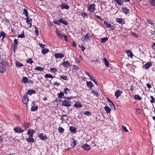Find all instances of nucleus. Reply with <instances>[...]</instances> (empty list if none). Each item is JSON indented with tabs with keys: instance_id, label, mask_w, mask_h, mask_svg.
<instances>
[{
	"instance_id": "nucleus-1",
	"label": "nucleus",
	"mask_w": 155,
	"mask_h": 155,
	"mask_svg": "<svg viewBox=\"0 0 155 155\" xmlns=\"http://www.w3.org/2000/svg\"><path fill=\"white\" fill-rule=\"evenodd\" d=\"M95 5L94 4H90L88 8V10L92 13H94L95 11Z\"/></svg>"
},
{
	"instance_id": "nucleus-2",
	"label": "nucleus",
	"mask_w": 155,
	"mask_h": 155,
	"mask_svg": "<svg viewBox=\"0 0 155 155\" xmlns=\"http://www.w3.org/2000/svg\"><path fill=\"white\" fill-rule=\"evenodd\" d=\"M61 105L62 106L69 107L71 106V105L70 101L66 100H64L62 101L61 103Z\"/></svg>"
},
{
	"instance_id": "nucleus-3",
	"label": "nucleus",
	"mask_w": 155,
	"mask_h": 155,
	"mask_svg": "<svg viewBox=\"0 0 155 155\" xmlns=\"http://www.w3.org/2000/svg\"><path fill=\"white\" fill-rule=\"evenodd\" d=\"M104 24L107 28H109L112 30L114 29L115 27L114 26L111 25L110 24L105 21H104Z\"/></svg>"
},
{
	"instance_id": "nucleus-4",
	"label": "nucleus",
	"mask_w": 155,
	"mask_h": 155,
	"mask_svg": "<svg viewBox=\"0 0 155 155\" xmlns=\"http://www.w3.org/2000/svg\"><path fill=\"white\" fill-rule=\"evenodd\" d=\"M18 45V41L16 39H15L14 40V42L12 44V45L14 47V51L15 52V51H16L17 49V46Z\"/></svg>"
},
{
	"instance_id": "nucleus-5",
	"label": "nucleus",
	"mask_w": 155,
	"mask_h": 155,
	"mask_svg": "<svg viewBox=\"0 0 155 155\" xmlns=\"http://www.w3.org/2000/svg\"><path fill=\"white\" fill-rule=\"evenodd\" d=\"M116 21L119 24H121L122 25L125 23V21L122 18H117L116 19Z\"/></svg>"
},
{
	"instance_id": "nucleus-6",
	"label": "nucleus",
	"mask_w": 155,
	"mask_h": 155,
	"mask_svg": "<svg viewBox=\"0 0 155 155\" xmlns=\"http://www.w3.org/2000/svg\"><path fill=\"white\" fill-rule=\"evenodd\" d=\"M39 138L42 140H45L47 139V137L43 133H41L38 136Z\"/></svg>"
},
{
	"instance_id": "nucleus-7",
	"label": "nucleus",
	"mask_w": 155,
	"mask_h": 155,
	"mask_svg": "<svg viewBox=\"0 0 155 155\" xmlns=\"http://www.w3.org/2000/svg\"><path fill=\"white\" fill-rule=\"evenodd\" d=\"M82 148L87 151L90 150L91 149L90 146L87 144H84L82 146Z\"/></svg>"
},
{
	"instance_id": "nucleus-8",
	"label": "nucleus",
	"mask_w": 155,
	"mask_h": 155,
	"mask_svg": "<svg viewBox=\"0 0 155 155\" xmlns=\"http://www.w3.org/2000/svg\"><path fill=\"white\" fill-rule=\"evenodd\" d=\"M14 130L16 133H21L24 131V130L21 129L19 127H15L14 129Z\"/></svg>"
},
{
	"instance_id": "nucleus-9",
	"label": "nucleus",
	"mask_w": 155,
	"mask_h": 155,
	"mask_svg": "<svg viewBox=\"0 0 155 155\" xmlns=\"http://www.w3.org/2000/svg\"><path fill=\"white\" fill-rule=\"evenodd\" d=\"M35 101H32V107L31 109V110L32 111H34L35 110H37L38 108V107L37 106H34L35 105Z\"/></svg>"
},
{
	"instance_id": "nucleus-10",
	"label": "nucleus",
	"mask_w": 155,
	"mask_h": 155,
	"mask_svg": "<svg viewBox=\"0 0 155 155\" xmlns=\"http://www.w3.org/2000/svg\"><path fill=\"white\" fill-rule=\"evenodd\" d=\"M60 7L61 9H68L69 8V7L68 5L64 3H63L60 5Z\"/></svg>"
},
{
	"instance_id": "nucleus-11",
	"label": "nucleus",
	"mask_w": 155,
	"mask_h": 155,
	"mask_svg": "<svg viewBox=\"0 0 155 155\" xmlns=\"http://www.w3.org/2000/svg\"><path fill=\"white\" fill-rule=\"evenodd\" d=\"M70 63L68 61H64L62 64V65L64 67L68 68L69 66H70Z\"/></svg>"
},
{
	"instance_id": "nucleus-12",
	"label": "nucleus",
	"mask_w": 155,
	"mask_h": 155,
	"mask_svg": "<svg viewBox=\"0 0 155 155\" xmlns=\"http://www.w3.org/2000/svg\"><path fill=\"white\" fill-rule=\"evenodd\" d=\"M92 38V35L90 34L87 33L84 36V38L86 41L90 40Z\"/></svg>"
},
{
	"instance_id": "nucleus-13",
	"label": "nucleus",
	"mask_w": 155,
	"mask_h": 155,
	"mask_svg": "<svg viewBox=\"0 0 155 155\" xmlns=\"http://www.w3.org/2000/svg\"><path fill=\"white\" fill-rule=\"evenodd\" d=\"M152 65V64L151 62H148L144 64L143 67H144L146 70H147L149 69Z\"/></svg>"
},
{
	"instance_id": "nucleus-14",
	"label": "nucleus",
	"mask_w": 155,
	"mask_h": 155,
	"mask_svg": "<svg viewBox=\"0 0 155 155\" xmlns=\"http://www.w3.org/2000/svg\"><path fill=\"white\" fill-rule=\"evenodd\" d=\"M35 131L32 129H29L27 132V134L29 137H32L33 135L34 134Z\"/></svg>"
},
{
	"instance_id": "nucleus-15",
	"label": "nucleus",
	"mask_w": 155,
	"mask_h": 155,
	"mask_svg": "<svg viewBox=\"0 0 155 155\" xmlns=\"http://www.w3.org/2000/svg\"><path fill=\"white\" fill-rule=\"evenodd\" d=\"M54 56L56 58H62L64 57V54L61 53L55 54Z\"/></svg>"
},
{
	"instance_id": "nucleus-16",
	"label": "nucleus",
	"mask_w": 155,
	"mask_h": 155,
	"mask_svg": "<svg viewBox=\"0 0 155 155\" xmlns=\"http://www.w3.org/2000/svg\"><path fill=\"white\" fill-rule=\"evenodd\" d=\"M122 10L123 12L126 15L128 14L130 12V10L126 7L122 8Z\"/></svg>"
},
{
	"instance_id": "nucleus-17",
	"label": "nucleus",
	"mask_w": 155,
	"mask_h": 155,
	"mask_svg": "<svg viewBox=\"0 0 155 155\" xmlns=\"http://www.w3.org/2000/svg\"><path fill=\"white\" fill-rule=\"evenodd\" d=\"M126 53L129 58H132L133 55L130 50H127L126 51Z\"/></svg>"
},
{
	"instance_id": "nucleus-18",
	"label": "nucleus",
	"mask_w": 155,
	"mask_h": 155,
	"mask_svg": "<svg viewBox=\"0 0 155 155\" xmlns=\"http://www.w3.org/2000/svg\"><path fill=\"white\" fill-rule=\"evenodd\" d=\"M122 92L119 90H117L115 93V95L116 96V98H118L121 94Z\"/></svg>"
},
{
	"instance_id": "nucleus-19",
	"label": "nucleus",
	"mask_w": 155,
	"mask_h": 155,
	"mask_svg": "<svg viewBox=\"0 0 155 155\" xmlns=\"http://www.w3.org/2000/svg\"><path fill=\"white\" fill-rule=\"evenodd\" d=\"M87 86L90 89H92L93 87L92 83L91 81H87L86 82Z\"/></svg>"
},
{
	"instance_id": "nucleus-20",
	"label": "nucleus",
	"mask_w": 155,
	"mask_h": 155,
	"mask_svg": "<svg viewBox=\"0 0 155 155\" xmlns=\"http://www.w3.org/2000/svg\"><path fill=\"white\" fill-rule=\"evenodd\" d=\"M36 93V91L34 90H28L27 92V94L29 95H31L33 94H35Z\"/></svg>"
},
{
	"instance_id": "nucleus-21",
	"label": "nucleus",
	"mask_w": 155,
	"mask_h": 155,
	"mask_svg": "<svg viewBox=\"0 0 155 155\" xmlns=\"http://www.w3.org/2000/svg\"><path fill=\"white\" fill-rule=\"evenodd\" d=\"M26 140L28 142L30 143H33L34 142V139L32 137H29L26 139Z\"/></svg>"
},
{
	"instance_id": "nucleus-22",
	"label": "nucleus",
	"mask_w": 155,
	"mask_h": 155,
	"mask_svg": "<svg viewBox=\"0 0 155 155\" xmlns=\"http://www.w3.org/2000/svg\"><path fill=\"white\" fill-rule=\"evenodd\" d=\"M58 21L64 24L65 25H67L68 24L67 22L64 19H63L62 18H61Z\"/></svg>"
},
{
	"instance_id": "nucleus-23",
	"label": "nucleus",
	"mask_w": 155,
	"mask_h": 155,
	"mask_svg": "<svg viewBox=\"0 0 155 155\" xmlns=\"http://www.w3.org/2000/svg\"><path fill=\"white\" fill-rule=\"evenodd\" d=\"M61 117H62L61 118V119L62 121H67L68 120V119L67 115L62 114L61 115Z\"/></svg>"
},
{
	"instance_id": "nucleus-24",
	"label": "nucleus",
	"mask_w": 155,
	"mask_h": 155,
	"mask_svg": "<svg viewBox=\"0 0 155 155\" xmlns=\"http://www.w3.org/2000/svg\"><path fill=\"white\" fill-rule=\"evenodd\" d=\"M103 60L104 62V64L106 67H108L109 66V62L106 58H104Z\"/></svg>"
},
{
	"instance_id": "nucleus-25",
	"label": "nucleus",
	"mask_w": 155,
	"mask_h": 155,
	"mask_svg": "<svg viewBox=\"0 0 155 155\" xmlns=\"http://www.w3.org/2000/svg\"><path fill=\"white\" fill-rule=\"evenodd\" d=\"M107 101H108V104L110 107L112 108L113 107H114L115 108V106L114 104L109 99V98H107Z\"/></svg>"
},
{
	"instance_id": "nucleus-26",
	"label": "nucleus",
	"mask_w": 155,
	"mask_h": 155,
	"mask_svg": "<svg viewBox=\"0 0 155 155\" xmlns=\"http://www.w3.org/2000/svg\"><path fill=\"white\" fill-rule=\"evenodd\" d=\"M22 79L21 80L22 82L24 84H26L28 83V78L27 77H23Z\"/></svg>"
},
{
	"instance_id": "nucleus-27",
	"label": "nucleus",
	"mask_w": 155,
	"mask_h": 155,
	"mask_svg": "<svg viewBox=\"0 0 155 155\" xmlns=\"http://www.w3.org/2000/svg\"><path fill=\"white\" fill-rule=\"evenodd\" d=\"M15 66L18 67H21L23 66V64L18 61H16L15 62Z\"/></svg>"
},
{
	"instance_id": "nucleus-28",
	"label": "nucleus",
	"mask_w": 155,
	"mask_h": 155,
	"mask_svg": "<svg viewBox=\"0 0 155 155\" xmlns=\"http://www.w3.org/2000/svg\"><path fill=\"white\" fill-rule=\"evenodd\" d=\"M74 106L77 108H80L81 107L82 105L79 102L77 101L74 104Z\"/></svg>"
},
{
	"instance_id": "nucleus-29",
	"label": "nucleus",
	"mask_w": 155,
	"mask_h": 155,
	"mask_svg": "<svg viewBox=\"0 0 155 155\" xmlns=\"http://www.w3.org/2000/svg\"><path fill=\"white\" fill-rule=\"evenodd\" d=\"M70 130L71 132L75 133L76 131V128L74 127H70Z\"/></svg>"
},
{
	"instance_id": "nucleus-30",
	"label": "nucleus",
	"mask_w": 155,
	"mask_h": 155,
	"mask_svg": "<svg viewBox=\"0 0 155 155\" xmlns=\"http://www.w3.org/2000/svg\"><path fill=\"white\" fill-rule=\"evenodd\" d=\"M29 126V124L28 123H26L25 122H24L23 125V127L25 130H26L28 128Z\"/></svg>"
},
{
	"instance_id": "nucleus-31",
	"label": "nucleus",
	"mask_w": 155,
	"mask_h": 155,
	"mask_svg": "<svg viewBox=\"0 0 155 155\" xmlns=\"http://www.w3.org/2000/svg\"><path fill=\"white\" fill-rule=\"evenodd\" d=\"M56 32L57 35L58 36L61 38H62L63 35L61 34V32L58 30L56 29Z\"/></svg>"
},
{
	"instance_id": "nucleus-32",
	"label": "nucleus",
	"mask_w": 155,
	"mask_h": 155,
	"mask_svg": "<svg viewBox=\"0 0 155 155\" xmlns=\"http://www.w3.org/2000/svg\"><path fill=\"white\" fill-rule=\"evenodd\" d=\"M119 5H122L124 2L123 0H114Z\"/></svg>"
},
{
	"instance_id": "nucleus-33",
	"label": "nucleus",
	"mask_w": 155,
	"mask_h": 155,
	"mask_svg": "<svg viewBox=\"0 0 155 155\" xmlns=\"http://www.w3.org/2000/svg\"><path fill=\"white\" fill-rule=\"evenodd\" d=\"M104 109L107 113H110L111 110V109L108 107L105 106L104 107Z\"/></svg>"
},
{
	"instance_id": "nucleus-34",
	"label": "nucleus",
	"mask_w": 155,
	"mask_h": 155,
	"mask_svg": "<svg viewBox=\"0 0 155 155\" xmlns=\"http://www.w3.org/2000/svg\"><path fill=\"white\" fill-rule=\"evenodd\" d=\"M6 69L3 67L0 66V72L3 73L6 71Z\"/></svg>"
},
{
	"instance_id": "nucleus-35",
	"label": "nucleus",
	"mask_w": 155,
	"mask_h": 155,
	"mask_svg": "<svg viewBox=\"0 0 155 155\" xmlns=\"http://www.w3.org/2000/svg\"><path fill=\"white\" fill-rule=\"evenodd\" d=\"M28 18H26V23L27 25H28V28H31L32 26V22L28 21Z\"/></svg>"
},
{
	"instance_id": "nucleus-36",
	"label": "nucleus",
	"mask_w": 155,
	"mask_h": 155,
	"mask_svg": "<svg viewBox=\"0 0 155 155\" xmlns=\"http://www.w3.org/2000/svg\"><path fill=\"white\" fill-rule=\"evenodd\" d=\"M148 2L151 5L155 6V0H149Z\"/></svg>"
},
{
	"instance_id": "nucleus-37",
	"label": "nucleus",
	"mask_w": 155,
	"mask_h": 155,
	"mask_svg": "<svg viewBox=\"0 0 155 155\" xmlns=\"http://www.w3.org/2000/svg\"><path fill=\"white\" fill-rule=\"evenodd\" d=\"M23 14L25 15L26 17H28V12L27 9L25 8H24L23 10Z\"/></svg>"
},
{
	"instance_id": "nucleus-38",
	"label": "nucleus",
	"mask_w": 155,
	"mask_h": 155,
	"mask_svg": "<svg viewBox=\"0 0 155 155\" xmlns=\"http://www.w3.org/2000/svg\"><path fill=\"white\" fill-rule=\"evenodd\" d=\"M49 51V50L47 48H43L42 50L41 53L43 54H45Z\"/></svg>"
},
{
	"instance_id": "nucleus-39",
	"label": "nucleus",
	"mask_w": 155,
	"mask_h": 155,
	"mask_svg": "<svg viewBox=\"0 0 155 155\" xmlns=\"http://www.w3.org/2000/svg\"><path fill=\"white\" fill-rule=\"evenodd\" d=\"M108 40V38L107 37H105L102 38L101 39V42L102 43L106 42Z\"/></svg>"
},
{
	"instance_id": "nucleus-40",
	"label": "nucleus",
	"mask_w": 155,
	"mask_h": 155,
	"mask_svg": "<svg viewBox=\"0 0 155 155\" xmlns=\"http://www.w3.org/2000/svg\"><path fill=\"white\" fill-rule=\"evenodd\" d=\"M35 69L36 70L40 71H42L44 70L43 68H41L40 67L38 66L36 67L35 68Z\"/></svg>"
},
{
	"instance_id": "nucleus-41",
	"label": "nucleus",
	"mask_w": 155,
	"mask_h": 155,
	"mask_svg": "<svg viewBox=\"0 0 155 155\" xmlns=\"http://www.w3.org/2000/svg\"><path fill=\"white\" fill-rule=\"evenodd\" d=\"M45 77L46 78H54V77L52 75L47 74L45 75Z\"/></svg>"
},
{
	"instance_id": "nucleus-42",
	"label": "nucleus",
	"mask_w": 155,
	"mask_h": 155,
	"mask_svg": "<svg viewBox=\"0 0 155 155\" xmlns=\"http://www.w3.org/2000/svg\"><path fill=\"white\" fill-rule=\"evenodd\" d=\"M28 99L27 98H24L22 100V102L24 104H27L28 103Z\"/></svg>"
},
{
	"instance_id": "nucleus-43",
	"label": "nucleus",
	"mask_w": 155,
	"mask_h": 155,
	"mask_svg": "<svg viewBox=\"0 0 155 155\" xmlns=\"http://www.w3.org/2000/svg\"><path fill=\"white\" fill-rule=\"evenodd\" d=\"M64 95V93L63 92H61L58 94V97L59 98H61Z\"/></svg>"
},
{
	"instance_id": "nucleus-44",
	"label": "nucleus",
	"mask_w": 155,
	"mask_h": 155,
	"mask_svg": "<svg viewBox=\"0 0 155 155\" xmlns=\"http://www.w3.org/2000/svg\"><path fill=\"white\" fill-rule=\"evenodd\" d=\"M0 36H2V39H3L5 37V34L4 31H2L0 32Z\"/></svg>"
},
{
	"instance_id": "nucleus-45",
	"label": "nucleus",
	"mask_w": 155,
	"mask_h": 155,
	"mask_svg": "<svg viewBox=\"0 0 155 155\" xmlns=\"http://www.w3.org/2000/svg\"><path fill=\"white\" fill-rule=\"evenodd\" d=\"M73 140H74V141L71 143V146L72 147H74L76 145V142L74 139H73Z\"/></svg>"
},
{
	"instance_id": "nucleus-46",
	"label": "nucleus",
	"mask_w": 155,
	"mask_h": 155,
	"mask_svg": "<svg viewBox=\"0 0 155 155\" xmlns=\"http://www.w3.org/2000/svg\"><path fill=\"white\" fill-rule=\"evenodd\" d=\"M25 35H24V31H23L21 35H18V38H25Z\"/></svg>"
},
{
	"instance_id": "nucleus-47",
	"label": "nucleus",
	"mask_w": 155,
	"mask_h": 155,
	"mask_svg": "<svg viewBox=\"0 0 155 155\" xmlns=\"http://www.w3.org/2000/svg\"><path fill=\"white\" fill-rule=\"evenodd\" d=\"M134 98L135 99H137L138 100H140L141 99V97L138 95H136L134 96Z\"/></svg>"
},
{
	"instance_id": "nucleus-48",
	"label": "nucleus",
	"mask_w": 155,
	"mask_h": 155,
	"mask_svg": "<svg viewBox=\"0 0 155 155\" xmlns=\"http://www.w3.org/2000/svg\"><path fill=\"white\" fill-rule=\"evenodd\" d=\"M64 91L65 94H68L70 92V89L67 88H65L64 89Z\"/></svg>"
},
{
	"instance_id": "nucleus-49",
	"label": "nucleus",
	"mask_w": 155,
	"mask_h": 155,
	"mask_svg": "<svg viewBox=\"0 0 155 155\" xmlns=\"http://www.w3.org/2000/svg\"><path fill=\"white\" fill-rule=\"evenodd\" d=\"M150 97L151 98V100L150 101L151 103L152 104L154 103L155 101V99L154 97L151 96H150Z\"/></svg>"
},
{
	"instance_id": "nucleus-50",
	"label": "nucleus",
	"mask_w": 155,
	"mask_h": 155,
	"mask_svg": "<svg viewBox=\"0 0 155 155\" xmlns=\"http://www.w3.org/2000/svg\"><path fill=\"white\" fill-rule=\"evenodd\" d=\"M58 130L61 133H63L64 132V129L61 127H59L58 128Z\"/></svg>"
},
{
	"instance_id": "nucleus-51",
	"label": "nucleus",
	"mask_w": 155,
	"mask_h": 155,
	"mask_svg": "<svg viewBox=\"0 0 155 155\" xmlns=\"http://www.w3.org/2000/svg\"><path fill=\"white\" fill-rule=\"evenodd\" d=\"M121 128L123 130V131H124L125 132H128V130L127 129L126 127L124 126H122L121 127Z\"/></svg>"
},
{
	"instance_id": "nucleus-52",
	"label": "nucleus",
	"mask_w": 155,
	"mask_h": 155,
	"mask_svg": "<svg viewBox=\"0 0 155 155\" xmlns=\"http://www.w3.org/2000/svg\"><path fill=\"white\" fill-rule=\"evenodd\" d=\"M60 78L61 79L64 80H68V79L67 78V76H60Z\"/></svg>"
},
{
	"instance_id": "nucleus-53",
	"label": "nucleus",
	"mask_w": 155,
	"mask_h": 155,
	"mask_svg": "<svg viewBox=\"0 0 155 155\" xmlns=\"http://www.w3.org/2000/svg\"><path fill=\"white\" fill-rule=\"evenodd\" d=\"M35 33L36 34V35H38L39 31L38 29V28L36 27V26H35Z\"/></svg>"
},
{
	"instance_id": "nucleus-54",
	"label": "nucleus",
	"mask_w": 155,
	"mask_h": 155,
	"mask_svg": "<svg viewBox=\"0 0 155 155\" xmlns=\"http://www.w3.org/2000/svg\"><path fill=\"white\" fill-rule=\"evenodd\" d=\"M34 61H32V59L31 58L28 59L27 60V63H29L31 64Z\"/></svg>"
},
{
	"instance_id": "nucleus-55",
	"label": "nucleus",
	"mask_w": 155,
	"mask_h": 155,
	"mask_svg": "<svg viewBox=\"0 0 155 155\" xmlns=\"http://www.w3.org/2000/svg\"><path fill=\"white\" fill-rule=\"evenodd\" d=\"M84 114L87 116H89V115H91V113L89 111H86L84 112Z\"/></svg>"
},
{
	"instance_id": "nucleus-56",
	"label": "nucleus",
	"mask_w": 155,
	"mask_h": 155,
	"mask_svg": "<svg viewBox=\"0 0 155 155\" xmlns=\"http://www.w3.org/2000/svg\"><path fill=\"white\" fill-rule=\"evenodd\" d=\"M81 15L84 17H86L87 18L88 17L86 13H81Z\"/></svg>"
},
{
	"instance_id": "nucleus-57",
	"label": "nucleus",
	"mask_w": 155,
	"mask_h": 155,
	"mask_svg": "<svg viewBox=\"0 0 155 155\" xmlns=\"http://www.w3.org/2000/svg\"><path fill=\"white\" fill-rule=\"evenodd\" d=\"M50 71L53 72H55L57 71V69L55 68H51Z\"/></svg>"
},
{
	"instance_id": "nucleus-58",
	"label": "nucleus",
	"mask_w": 155,
	"mask_h": 155,
	"mask_svg": "<svg viewBox=\"0 0 155 155\" xmlns=\"http://www.w3.org/2000/svg\"><path fill=\"white\" fill-rule=\"evenodd\" d=\"M95 17L97 19H100L101 21H102L103 20V19H102L99 16L96 15Z\"/></svg>"
},
{
	"instance_id": "nucleus-59",
	"label": "nucleus",
	"mask_w": 155,
	"mask_h": 155,
	"mask_svg": "<svg viewBox=\"0 0 155 155\" xmlns=\"http://www.w3.org/2000/svg\"><path fill=\"white\" fill-rule=\"evenodd\" d=\"M92 93L94 94L95 95L97 96L98 95V92L94 91H92Z\"/></svg>"
},
{
	"instance_id": "nucleus-60",
	"label": "nucleus",
	"mask_w": 155,
	"mask_h": 155,
	"mask_svg": "<svg viewBox=\"0 0 155 155\" xmlns=\"http://www.w3.org/2000/svg\"><path fill=\"white\" fill-rule=\"evenodd\" d=\"M71 45L73 47H76V44L74 41L72 42H71Z\"/></svg>"
},
{
	"instance_id": "nucleus-61",
	"label": "nucleus",
	"mask_w": 155,
	"mask_h": 155,
	"mask_svg": "<svg viewBox=\"0 0 155 155\" xmlns=\"http://www.w3.org/2000/svg\"><path fill=\"white\" fill-rule=\"evenodd\" d=\"M62 37H64V40L66 41H68V39L67 38V37L66 35H63Z\"/></svg>"
},
{
	"instance_id": "nucleus-62",
	"label": "nucleus",
	"mask_w": 155,
	"mask_h": 155,
	"mask_svg": "<svg viewBox=\"0 0 155 155\" xmlns=\"http://www.w3.org/2000/svg\"><path fill=\"white\" fill-rule=\"evenodd\" d=\"M79 68H78L77 65H74L73 66V69L74 70H77V69H78Z\"/></svg>"
},
{
	"instance_id": "nucleus-63",
	"label": "nucleus",
	"mask_w": 155,
	"mask_h": 155,
	"mask_svg": "<svg viewBox=\"0 0 155 155\" xmlns=\"http://www.w3.org/2000/svg\"><path fill=\"white\" fill-rule=\"evenodd\" d=\"M39 45L40 47L41 48H44L45 46L44 45H43L41 43H39Z\"/></svg>"
},
{
	"instance_id": "nucleus-64",
	"label": "nucleus",
	"mask_w": 155,
	"mask_h": 155,
	"mask_svg": "<svg viewBox=\"0 0 155 155\" xmlns=\"http://www.w3.org/2000/svg\"><path fill=\"white\" fill-rule=\"evenodd\" d=\"M147 22L148 23H149V24H153V22H152V21L151 20H147Z\"/></svg>"
}]
</instances>
